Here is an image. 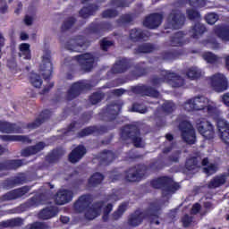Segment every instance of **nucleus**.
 Returning <instances> with one entry per match:
<instances>
[{
  "instance_id": "nucleus-37",
  "label": "nucleus",
  "mask_w": 229,
  "mask_h": 229,
  "mask_svg": "<svg viewBox=\"0 0 229 229\" xmlns=\"http://www.w3.org/2000/svg\"><path fill=\"white\" fill-rule=\"evenodd\" d=\"M154 51L155 46L151 43H144L134 49V55H140V53H153Z\"/></svg>"
},
{
  "instance_id": "nucleus-33",
  "label": "nucleus",
  "mask_w": 229,
  "mask_h": 229,
  "mask_svg": "<svg viewBox=\"0 0 229 229\" xmlns=\"http://www.w3.org/2000/svg\"><path fill=\"white\" fill-rule=\"evenodd\" d=\"M205 31H207V28H205V25L198 22L191 28L190 33L192 38H199L203 35V33H205Z\"/></svg>"
},
{
  "instance_id": "nucleus-20",
  "label": "nucleus",
  "mask_w": 229,
  "mask_h": 229,
  "mask_svg": "<svg viewBox=\"0 0 229 229\" xmlns=\"http://www.w3.org/2000/svg\"><path fill=\"white\" fill-rule=\"evenodd\" d=\"M146 217V212L140 211V209H137L134 213L129 216L127 225L129 226H139V225L142 224L144 218Z\"/></svg>"
},
{
  "instance_id": "nucleus-53",
  "label": "nucleus",
  "mask_w": 229,
  "mask_h": 229,
  "mask_svg": "<svg viewBox=\"0 0 229 229\" xmlns=\"http://www.w3.org/2000/svg\"><path fill=\"white\" fill-rule=\"evenodd\" d=\"M203 172L208 174V176H210V174H214V173L217 172V165L216 164H209L208 167L203 168Z\"/></svg>"
},
{
  "instance_id": "nucleus-13",
  "label": "nucleus",
  "mask_w": 229,
  "mask_h": 229,
  "mask_svg": "<svg viewBox=\"0 0 229 229\" xmlns=\"http://www.w3.org/2000/svg\"><path fill=\"white\" fill-rule=\"evenodd\" d=\"M85 46H87V39L82 36H75L67 42L66 49H68V51L80 53Z\"/></svg>"
},
{
  "instance_id": "nucleus-6",
  "label": "nucleus",
  "mask_w": 229,
  "mask_h": 229,
  "mask_svg": "<svg viewBox=\"0 0 229 229\" xmlns=\"http://www.w3.org/2000/svg\"><path fill=\"white\" fill-rule=\"evenodd\" d=\"M209 100L204 96H197L190 98L184 103V110L187 112H198L199 110H205Z\"/></svg>"
},
{
  "instance_id": "nucleus-2",
  "label": "nucleus",
  "mask_w": 229,
  "mask_h": 229,
  "mask_svg": "<svg viewBox=\"0 0 229 229\" xmlns=\"http://www.w3.org/2000/svg\"><path fill=\"white\" fill-rule=\"evenodd\" d=\"M150 185L154 189H162L163 196L174 194L180 189V184L174 182L172 178L167 176L159 177L151 181Z\"/></svg>"
},
{
  "instance_id": "nucleus-34",
  "label": "nucleus",
  "mask_w": 229,
  "mask_h": 229,
  "mask_svg": "<svg viewBox=\"0 0 229 229\" xmlns=\"http://www.w3.org/2000/svg\"><path fill=\"white\" fill-rule=\"evenodd\" d=\"M186 76L190 80H198L203 76V72L197 66H191L186 70Z\"/></svg>"
},
{
  "instance_id": "nucleus-40",
  "label": "nucleus",
  "mask_w": 229,
  "mask_h": 229,
  "mask_svg": "<svg viewBox=\"0 0 229 229\" xmlns=\"http://www.w3.org/2000/svg\"><path fill=\"white\" fill-rule=\"evenodd\" d=\"M26 182V175L24 174H20L13 180L8 181L5 187H13V185H19Z\"/></svg>"
},
{
  "instance_id": "nucleus-4",
  "label": "nucleus",
  "mask_w": 229,
  "mask_h": 229,
  "mask_svg": "<svg viewBox=\"0 0 229 229\" xmlns=\"http://www.w3.org/2000/svg\"><path fill=\"white\" fill-rule=\"evenodd\" d=\"M164 81L168 82V84L174 89H178L185 85V80L182 78V76L168 71H162L161 77H154L151 80L152 85H160V83H164Z\"/></svg>"
},
{
  "instance_id": "nucleus-24",
  "label": "nucleus",
  "mask_w": 229,
  "mask_h": 229,
  "mask_svg": "<svg viewBox=\"0 0 229 229\" xmlns=\"http://www.w3.org/2000/svg\"><path fill=\"white\" fill-rule=\"evenodd\" d=\"M112 30V25L107 22L100 23V24H91L89 26V31L91 33H95V35L101 37L105 31H108Z\"/></svg>"
},
{
  "instance_id": "nucleus-23",
  "label": "nucleus",
  "mask_w": 229,
  "mask_h": 229,
  "mask_svg": "<svg viewBox=\"0 0 229 229\" xmlns=\"http://www.w3.org/2000/svg\"><path fill=\"white\" fill-rule=\"evenodd\" d=\"M213 31L218 38H221L223 42L229 41V26L228 25H216L214 27Z\"/></svg>"
},
{
  "instance_id": "nucleus-38",
  "label": "nucleus",
  "mask_w": 229,
  "mask_h": 229,
  "mask_svg": "<svg viewBox=\"0 0 229 229\" xmlns=\"http://www.w3.org/2000/svg\"><path fill=\"white\" fill-rule=\"evenodd\" d=\"M20 56L24 60L31 59V50H30V44L22 43L20 45Z\"/></svg>"
},
{
  "instance_id": "nucleus-10",
  "label": "nucleus",
  "mask_w": 229,
  "mask_h": 229,
  "mask_svg": "<svg viewBox=\"0 0 229 229\" xmlns=\"http://www.w3.org/2000/svg\"><path fill=\"white\" fill-rule=\"evenodd\" d=\"M196 128L205 139H214V126L210 122L206 121L205 118H199L196 120Z\"/></svg>"
},
{
  "instance_id": "nucleus-8",
  "label": "nucleus",
  "mask_w": 229,
  "mask_h": 229,
  "mask_svg": "<svg viewBox=\"0 0 229 229\" xmlns=\"http://www.w3.org/2000/svg\"><path fill=\"white\" fill-rule=\"evenodd\" d=\"M122 106L117 102H113L107 105L106 108L102 109L99 115L103 121H114L119 112H121Z\"/></svg>"
},
{
  "instance_id": "nucleus-7",
  "label": "nucleus",
  "mask_w": 229,
  "mask_h": 229,
  "mask_svg": "<svg viewBox=\"0 0 229 229\" xmlns=\"http://www.w3.org/2000/svg\"><path fill=\"white\" fill-rule=\"evenodd\" d=\"M39 72L45 80H49L53 76V63H51V53L49 51H46L42 56Z\"/></svg>"
},
{
  "instance_id": "nucleus-58",
  "label": "nucleus",
  "mask_w": 229,
  "mask_h": 229,
  "mask_svg": "<svg viewBox=\"0 0 229 229\" xmlns=\"http://www.w3.org/2000/svg\"><path fill=\"white\" fill-rule=\"evenodd\" d=\"M164 60H176L178 58V53L176 52H165L163 54Z\"/></svg>"
},
{
  "instance_id": "nucleus-57",
  "label": "nucleus",
  "mask_w": 229,
  "mask_h": 229,
  "mask_svg": "<svg viewBox=\"0 0 229 229\" xmlns=\"http://www.w3.org/2000/svg\"><path fill=\"white\" fill-rule=\"evenodd\" d=\"M75 22H76V20L73 17L69 18L64 21V25L62 26V30H70V28H72V26H74Z\"/></svg>"
},
{
  "instance_id": "nucleus-17",
  "label": "nucleus",
  "mask_w": 229,
  "mask_h": 229,
  "mask_svg": "<svg viewBox=\"0 0 229 229\" xmlns=\"http://www.w3.org/2000/svg\"><path fill=\"white\" fill-rule=\"evenodd\" d=\"M144 174V166L132 167L125 172V180L127 182H140Z\"/></svg>"
},
{
  "instance_id": "nucleus-46",
  "label": "nucleus",
  "mask_w": 229,
  "mask_h": 229,
  "mask_svg": "<svg viewBox=\"0 0 229 229\" xmlns=\"http://www.w3.org/2000/svg\"><path fill=\"white\" fill-rule=\"evenodd\" d=\"M128 208V204L123 203L119 206L118 209L114 212L113 214V219L117 221V219H120V217L123 216V214L126 212V208Z\"/></svg>"
},
{
  "instance_id": "nucleus-14",
  "label": "nucleus",
  "mask_w": 229,
  "mask_h": 229,
  "mask_svg": "<svg viewBox=\"0 0 229 229\" xmlns=\"http://www.w3.org/2000/svg\"><path fill=\"white\" fill-rule=\"evenodd\" d=\"M162 204L160 201L156 200L150 204L149 208L146 211V217H149L152 225H160L158 221V214H160V208Z\"/></svg>"
},
{
  "instance_id": "nucleus-50",
  "label": "nucleus",
  "mask_w": 229,
  "mask_h": 229,
  "mask_svg": "<svg viewBox=\"0 0 229 229\" xmlns=\"http://www.w3.org/2000/svg\"><path fill=\"white\" fill-rule=\"evenodd\" d=\"M38 205H44V201L40 200V197L39 196H36V197L30 199L26 203V207H28V208L38 207Z\"/></svg>"
},
{
  "instance_id": "nucleus-1",
  "label": "nucleus",
  "mask_w": 229,
  "mask_h": 229,
  "mask_svg": "<svg viewBox=\"0 0 229 229\" xmlns=\"http://www.w3.org/2000/svg\"><path fill=\"white\" fill-rule=\"evenodd\" d=\"M90 203H92V198H90V195H82L74 203V208L76 212H83L86 210L85 217L89 221L96 219V217H98V216H101V213L103 212V220L108 221V214L112 212L114 206H112V204H106L104 201H98L95 202L90 207Z\"/></svg>"
},
{
  "instance_id": "nucleus-54",
  "label": "nucleus",
  "mask_w": 229,
  "mask_h": 229,
  "mask_svg": "<svg viewBox=\"0 0 229 229\" xmlns=\"http://www.w3.org/2000/svg\"><path fill=\"white\" fill-rule=\"evenodd\" d=\"M118 13L116 10L114 9H108L106 10L103 13H102V17L104 19H112L114 17H117Z\"/></svg>"
},
{
  "instance_id": "nucleus-39",
  "label": "nucleus",
  "mask_w": 229,
  "mask_h": 229,
  "mask_svg": "<svg viewBox=\"0 0 229 229\" xmlns=\"http://www.w3.org/2000/svg\"><path fill=\"white\" fill-rule=\"evenodd\" d=\"M22 165L21 160H12L4 164H0V171L4 169H17V167H21Z\"/></svg>"
},
{
  "instance_id": "nucleus-36",
  "label": "nucleus",
  "mask_w": 229,
  "mask_h": 229,
  "mask_svg": "<svg viewBox=\"0 0 229 229\" xmlns=\"http://www.w3.org/2000/svg\"><path fill=\"white\" fill-rule=\"evenodd\" d=\"M98 12V5L91 4L88 7H83L80 12L79 14L82 19H87L88 17H90V15H94V13Z\"/></svg>"
},
{
  "instance_id": "nucleus-9",
  "label": "nucleus",
  "mask_w": 229,
  "mask_h": 229,
  "mask_svg": "<svg viewBox=\"0 0 229 229\" xmlns=\"http://www.w3.org/2000/svg\"><path fill=\"white\" fill-rule=\"evenodd\" d=\"M179 128L184 142H187V144H194V142H196V131L191 123L185 121L182 122Z\"/></svg>"
},
{
  "instance_id": "nucleus-47",
  "label": "nucleus",
  "mask_w": 229,
  "mask_h": 229,
  "mask_svg": "<svg viewBox=\"0 0 229 229\" xmlns=\"http://www.w3.org/2000/svg\"><path fill=\"white\" fill-rule=\"evenodd\" d=\"M105 98V94L101 92H95L89 97V103L91 105H98V103H101L103 98Z\"/></svg>"
},
{
  "instance_id": "nucleus-45",
  "label": "nucleus",
  "mask_w": 229,
  "mask_h": 229,
  "mask_svg": "<svg viewBox=\"0 0 229 229\" xmlns=\"http://www.w3.org/2000/svg\"><path fill=\"white\" fill-rule=\"evenodd\" d=\"M55 214L54 208H45L38 214V217L39 219H51Z\"/></svg>"
},
{
  "instance_id": "nucleus-56",
  "label": "nucleus",
  "mask_w": 229,
  "mask_h": 229,
  "mask_svg": "<svg viewBox=\"0 0 229 229\" xmlns=\"http://www.w3.org/2000/svg\"><path fill=\"white\" fill-rule=\"evenodd\" d=\"M189 3L193 8H203L206 4L205 0H189Z\"/></svg>"
},
{
  "instance_id": "nucleus-52",
  "label": "nucleus",
  "mask_w": 229,
  "mask_h": 229,
  "mask_svg": "<svg viewBox=\"0 0 229 229\" xmlns=\"http://www.w3.org/2000/svg\"><path fill=\"white\" fill-rule=\"evenodd\" d=\"M114 46V41L108 40V38H105L100 41V47L102 51H108L109 47Z\"/></svg>"
},
{
  "instance_id": "nucleus-28",
  "label": "nucleus",
  "mask_w": 229,
  "mask_h": 229,
  "mask_svg": "<svg viewBox=\"0 0 229 229\" xmlns=\"http://www.w3.org/2000/svg\"><path fill=\"white\" fill-rule=\"evenodd\" d=\"M0 131L2 133H22V130L19 129L17 125L8 122H0Z\"/></svg>"
},
{
  "instance_id": "nucleus-27",
  "label": "nucleus",
  "mask_w": 229,
  "mask_h": 229,
  "mask_svg": "<svg viewBox=\"0 0 229 229\" xmlns=\"http://www.w3.org/2000/svg\"><path fill=\"white\" fill-rule=\"evenodd\" d=\"M72 191L71 190H60L58 192V205H65L72 201Z\"/></svg>"
},
{
  "instance_id": "nucleus-32",
  "label": "nucleus",
  "mask_w": 229,
  "mask_h": 229,
  "mask_svg": "<svg viewBox=\"0 0 229 229\" xmlns=\"http://www.w3.org/2000/svg\"><path fill=\"white\" fill-rule=\"evenodd\" d=\"M114 158H115L114 152L110 150H104L100 154L98 160L103 165H108V164H112V162H114Z\"/></svg>"
},
{
  "instance_id": "nucleus-15",
  "label": "nucleus",
  "mask_w": 229,
  "mask_h": 229,
  "mask_svg": "<svg viewBox=\"0 0 229 229\" xmlns=\"http://www.w3.org/2000/svg\"><path fill=\"white\" fill-rule=\"evenodd\" d=\"M79 62L83 71H91L94 67L96 57L92 54H83L74 57Z\"/></svg>"
},
{
  "instance_id": "nucleus-55",
  "label": "nucleus",
  "mask_w": 229,
  "mask_h": 229,
  "mask_svg": "<svg viewBox=\"0 0 229 229\" xmlns=\"http://www.w3.org/2000/svg\"><path fill=\"white\" fill-rule=\"evenodd\" d=\"M132 112H138L139 114H146L148 107L142 104H134L132 106Z\"/></svg>"
},
{
  "instance_id": "nucleus-19",
  "label": "nucleus",
  "mask_w": 229,
  "mask_h": 229,
  "mask_svg": "<svg viewBox=\"0 0 229 229\" xmlns=\"http://www.w3.org/2000/svg\"><path fill=\"white\" fill-rule=\"evenodd\" d=\"M132 92L140 94V96H149L150 98H158L160 96L157 89L148 86H136L132 88Z\"/></svg>"
},
{
  "instance_id": "nucleus-48",
  "label": "nucleus",
  "mask_w": 229,
  "mask_h": 229,
  "mask_svg": "<svg viewBox=\"0 0 229 229\" xmlns=\"http://www.w3.org/2000/svg\"><path fill=\"white\" fill-rule=\"evenodd\" d=\"M186 14L190 21H199V19H201V14H199V12L194 9L186 10Z\"/></svg>"
},
{
  "instance_id": "nucleus-61",
  "label": "nucleus",
  "mask_w": 229,
  "mask_h": 229,
  "mask_svg": "<svg viewBox=\"0 0 229 229\" xmlns=\"http://www.w3.org/2000/svg\"><path fill=\"white\" fill-rule=\"evenodd\" d=\"M182 222L184 228H188V226H191V223H192V216L184 215V216L182 218Z\"/></svg>"
},
{
  "instance_id": "nucleus-60",
  "label": "nucleus",
  "mask_w": 229,
  "mask_h": 229,
  "mask_svg": "<svg viewBox=\"0 0 229 229\" xmlns=\"http://www.w3.org/2000/svg\"><path fill=\"white\" fill-rule=\"evenodd\" d=\"M21 219L16 218L13 220H9L7 222H3L2 226H4V228H8V226H17V225H19Z\"/></svg>"
},
{
  "instance_id": "nucleus-62",
  "label": "nucleus",
  "mask_w": 229,
  "mask_h": 229,
  "mask_svg": "<svg viewBox=\"0 0 229 229\" xmlns=\"http://www.w3.org/2000/svg\"><path fill=\"white\" fill-rule=\"evenodd\" d=\"M111 4L112 6H115L116 8L128 6V4H126V0H112Z\"/></svg>"
},
{
  "instance_id": "nucleus-21",
  "label": "nucleus",
  "mask_w": 229,
  "mask_h": 229,
  "mask_svg": "<svg viewBox=\"0 0 229 229\" xmlns=\"http://www.w3.org/2000/svg\"><path fill=\"white\" fill-rule=\"evenodd\" d=\"M87 153V149L83 145H79L76 147L72 152L69 154V161L72 164H77V162L81 161L85 154Z\"/></svg>"
},
{
  "instance_id": "nucleus-31",
  "label": "nucleus",
  "mask_w": 229,
  "mask_h": 229,
  "mask_svg": "<svg viewBox=\"0 0 229 229\" xmlns=\"http://www.w3.org/2000/svg\"><path fill=\"white\" fill-rule=\"evenodd\" d=\"M185 34L183 32L179 31L176 32L170 39V46L174 47H180L185 44Z\"/></svg>"
},
{
  "instance_id": "nucleus-16",
  "label": "nucleus",
  "mask_w": 229,
  "mask_h": 229,
  "mask_svg": "<svg viewBox=\"0 0 229 229\" xmlns=\"http://www.w3.org/2000/svg\"><path fill=\"white\" fill-rule=\"evenodd\" d=\"M164 21V13H152L145 19L143 25L149 30H157Z\"/></svg>"
},
{
  "instance_id": "nucleus-44",
  "label": "nucleus",
  "mask_w": 229,
  "mask_h": 229,
  "mask_svg": "<svg viewBox=\"0 0 229 229\" xmlns=\"http://www.w3.org/2000/svg\"><path fill=\"white\" fill-rule=\"evenodd\" d=\"M202 57L208 64H216V62H219V56L214 55L212 52L204 53Z\"/></svg>"
},
{
  "instance_id": "nucleus-63",
  "label": "nucleus",
  "mask_w": 229,
  "mask_h": 229,
  "mask_svg": "<svg viewBox=\"0 0 229 229\" xmlns=\"http://www.w3.org/2000/svg\"><path fill=\"white\" fill-rule=\"evenodd\" d=\"M206 108L209 115H212L213 114H217V108L216 107V106L211 105L210 102H208V104L206 106Z\"/></svg>"
},
{
  "instance_id": "nucleus-59",
  "label": "nucleus",
  "mask_w": 229,
  "mask_h": 229,
  "mask_svg": "<svg viewBox=\"0 0 229 229\" xmlns=\"http://www.w3.org/2000/svg\"><path fill=\"white\" fill-rule=\"evenodd\" d=\"M94 131H95L94 127L85 128L79 132V137H87V135H92Z\"/></svg>"
},
{
  "instance_id": "nucleus-64",
  "label": "nucleus",
  "mask_w": 229,
  "mask_h": 229,
  "mask_svg": "<svg viewBox=\"0 0 229 229\" xmlns=\"http://www.w3.org/2000/svg\"><path fill=\"white\" fill-rule=\"evenodd\" d=\"M220 138L222 139L223 142H225V144H227V146H229V131H223L220 134Z\"/></svg>"
},
{
  "instance_id": "nucleus-42",
  "label": "nucleus",
  "mask_w": 229,
  "mask_h": 229,
  "mask_svg": "<svg viewBox=\"0 0 229 229\" xmlns=\"http://www.w3.org/2000/svg\"><path fill=\"white\" fill-rule=\"evenodd\" d=\"M30 81L36 89H40V87H42V79L39 74L31 73L30 76Z\"/></svg>"
},
{
  "instance_id": "nucleus-51",
  "label": "nucleus",
  "mask_w": 229,
  "mask_h": 229,
  "mask_svg": "<svg viewBox=\"0 0 229 229\" xmlns=\"http://www.w3.org/2000/svg\"><path fill=\"white\" fill-rule=\"evenodd\" d=\"M162 108L165 114H171L172 112L174 111V108H176V106L174 105V103L171 101H165L163 104Z\"/></svg>"
},
{
  "instance_id": "nucleus-26",
  "label": "nucleus",
  "mask_w": 229,
  "mask_h": 229,
  "mask_svg": "<svg viewBox=\"0 0 229 229\" xmlns=\"http://www.w3.org/2000/svg\"><path fill=\"white\" fill-rule=\"evenodd\" d=\"M130 69V63L128 62V59L123 58L119 59L114 65L113 66L112 72L114 74H119L121 72H126Z\"/></svg>"
},
{
  "instance_id": "nucleus-11",
  "label": "nucleus",
  "mask_w": 229,
  "mask_h": 229,
  "mask_svg": "<svg viewBox=\"0 0 229 229\" xmlns=\"http://www.w3.org/2000/svg\"><path fill=\"white\" fill-rule=\"evenodd\" d=\"M209 80L211 87L216 92H225V90L228 89V81L223 73H216Z\"/></svg>"
},
{
  "instance_id": "nucleus-18",
  "label": "nucleus",
  "mask_w": 229,
  "mask_h": 229,
  "mask_svg": "<svg viewBox=\"0 0 229 229\" xmlns=\"http://www.w3.org/2000/svg\"><path fill=\"white\" fill-rule=\"evenodd\" d=\"M201 165H208V158L206 157L203 160L199 157L189 158L185 167L188 171H195V169H199Z\"/></svg>"
},
{
  "instance_id": "nucleus-29",
  "label": "nucleus",
  "mask_w": 229,
  "mask_h": 229,
  "mask_svg": "<svg viewBox=\"0 0 229 229\" xmlns=\"http://www.w3.org/2000/svg\"><path fill=\"white\" fill-rule=\"evenodd\" d=\"M46 148V143L38 142L35 146L29 147L21 151L22 157H30V155H37L39 151H42Z\"/></svg>"
},
{
  "instance_id": "nucleus-25",
  "label": "nucleus",
  "mask_w": 229,
  "mask_h": 229,
  "mask_svg": "<svg viewBox=\"0 0 229 229\" xmlns=\"http://www.w3.org/2000/svg\"><path fill=\"white\" fill-rule=\"evenodd\" d=\"M27 192H30V187L24 186L22 188L6 193L5 195H4V199L5 201L10 199H17V198H22L24 194H27Z\"/></svg>"
},
{
  "instance_id": "nucleus-49",
  "label": "nucleus",
  "mask_w": 229,
  "mask_h": 229,
  "mask_svg": "<svg viewBox=\"0 0 229 229\" xmlns=\"http://www.w3.org/2000/svg\"><path fill=\"white\" fill-rule=\"evenodd\" d=\"M205 20L208 24L213 25L219 21V15H217L216 13H209L205 16Z\"/></svg>"
},
{
  "instance_id": "nucleus-43",
  "label": "nucleus",
  "mask_w": 229,
  "mask_h": 229,
  "mask_svg": "<svg viewBox=\"0 0 229 229\" xmlns=\"http://www.w3.org/2000/svg\"><path fill=\"white\" fill-rule=\"evenodd\" d=\"M216 126L218 128L220 135L223 133V131H229V123L228 121L225 119H218L216 122Z\"/></svg>"
},
{
  "instance_id": "nucleus-35",
  "label": "nucleus",
  "mask_w": 229,
  "mask_h": 229,
  "mask_svg": "<svg viewBox=\"0 0 229 229\" xmlns=\"http://www.w3.org/2000/svg\"><path fill=\"white\" fill-rule=\"evenodd\" d=\"M2 140H7L10 142H27V143L31 142V140H30V138H28V136H22V135H4L2 136Z\"/></svg>"
},
{
  "instance_id": "nucleus-3",
  "label": "nucleus",
  "mask_w": 229,
  "mask_h": 229,
  "mask_svg": "<svg viewBox=\"0 0 229 229\" xmlns=\"http://www.w3.org/2000/svg\"><path fill=\"white\" fill-rule=\"evenodd\" d=\"M122 140H131L135 148H144L145 143L140 137V131L137 125H125L121 131Z\"/></svg>"
},
{
  "instance_id": "nucleus-41",
  "label": "nucleus",
  "mask_w": 229,
  "mask_h": 229,
  "mask_svg": "<svg viewBox=\"0 0 229 229\" xmlns=\"http://www.w3.org/2000/svg\"><path fill=\"white\" fill-rule=\"evenodd\" d=\"M103 174H101L100 173H95L89 180V184L90 185V187H96L98 185H99V183H101V182H103Z\"/></svg>"
},
{
  "instance_id": "nucleus-5",
  "label": "nucleus",
  "mask_w": 229,
  "mask_h": 229,
  "mask_svg": "<svg viewBox=\"0 0 229 229\" xmlns=\"http://www.w3.org/2000/svg\"><path fill=\"white\" fill-rule=\"evenodd\" d=\"M185 24V14L179 9H173L166 17L165 28L168 30H180Z\"/></svg>"
},
{
  "instance_id": "nucleus-12",
  "label": "nucleus",
  "mask_w": 229,
  "mask_h": 229,
  "mask_svg": "<svg viewBox=\"0 0 229 229\" xmlns=\"http://www.w3.org/2000/svg\"><path fill=\"white\" fill-rule=\"evenodd\" d=\"M86 89H92V85H90L89 81H81L73 83L67 94L68 101H72V99L78 98L81 94V90H85Z\"/></svg>"
},
{
  "instance_id": "nucleus-30",
  "label": "nucleus",
  "mask_w": 229,
  "mask_h": 229,
  "mask_svg": "<svg viewBox=\"0 0 229 229\" xmlns=\"http://www.w3.org/2000/svg\"><path fill=\"white\" fill-rule=\"evenodd\" d=\"M149 37V33L146 31H142L140 29H132L130 31V38L133 42H139V40H144V38H148Z\"/></svg>"
},
{
  "instance_id": "nucleus-22",
  "label": "nucleus",
  "mask_w": 229,
  "mask_h": 229,
  "mask_svg": "<svg viewBox=\"0 0 229 229\" xmlns=\"http://www.w3.org/2000/svg\"><path fill=\"white\" fill-rule=\"evenodd\" d=\"M228 182V175L226 173L220 174L213 177L208 183V189H217L225 185Z\"/></svg>"
}]
</instances>
